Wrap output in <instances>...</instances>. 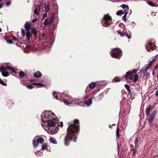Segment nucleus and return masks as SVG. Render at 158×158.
<instances>
[{"instance_id":"nucleus-1","label":"nucleus","mask_w":158,"mask_h":158,"mask_svg":"<svg viewBox=\"0 0 158 158\" xmlns=\"http://www.w3.org/2000/svg\"><path fill=\"white\" fill-rule=\"evenodd\" d=\"M56 115L49 110H45L41 116L42 127L49 134H56L58 131L57 127L56 126Z\"/></svg>"},{"instance_id":"nucleus-2","label":"nucleus","mask_w":158,"mask_h":158,"mask_svg":"<svg viewBox=\"0 0 158 158\" xmlns=\"http://www.w3.org/2000/svg\"><path fill=\"white\" fill-rule=\"evenodd\" d=\"M68 124L69 126L64 141V144L66 146L69 145L71 142L77 141L76 134L78 132L80 127L79 121L77 119L68 123Z\"/></svg>"},{"instance_id":"nucleus-3","label":"nucleus","mask_w":158,"mask_h":158,"mask_svg":"<svg viewBox=\"0 0 158 158\" xmlns=\"http://www.w3.org/2000/svg\"><path fill=\"white\" fill-rule=\"evenodd\" d=\"M112 23V18L108 15H105L101 21V24L102 26L107 27Z\"/></svg>"},{"instance_id":"nucleus-4","label":"nucleus","mask_w":158,"mask_h":158,"mask_svg":"<svg viewBox=\"0 0 158 158\" xmlns=\"http://www.w3.org/2000/svg\"><path fill=\"white\" fill-rule=\"evenodd\" d=\"M112 57L117 59H119L122 55V52L119 48H114L110 52Z\"/></svg>"},{"instance_id":"nucleus-5","label":"nucleus","mask_w":158,"mask_h":158,"mask_svg":"<svg viewBox=\"0 0 158 158\" xmlns=\"http://www.w3.org/2000/svg\"><path fill=\"white\" fill-rule=\"evenodd\" d=\"M44 140L43 138L39 137L38 136L35 137L32 141L34 147L36 148L39 143H42L44 142Z\"/></svg>"},{"instance_id":"nucleus-6","label":"nucleus","mask_w":158,"mask_h":158,"mask_svg":"<svg viewBox=\"0 0 158 158\" xmlns=\"http://www.w3.org/2000/svg\"><path fill=\"white\" fill-rule=\"evenodd\" d=\"M117 32L121 36H127L128 39H130L131 38V36L130 35H128L127 33V29L125 27L123 28V31H122L121 30H118L117 31Z\"/></svg>"},{"instance_id":"nucleus-7","label":"nucleus","mask_w":158,"mask_h":158,"mask_svg":"<svg viewBox=\"0 0 158 158\" xmlns=\"http://www.w3.org/2000/svg\"><path fill=\"white\" fill-rule=\"evenodd\" d=\"M145 48L147 51L151 52L154 50V49H156L157 47L155 45L154 43H148L147 44L145 45Z\"/></svg>"},{"instance_id":"nucleus-8","label":"nucleus","mask_w":158,"mask_h":158,"mask_svg":"<svg viewBox=\"0 0 158 158\" xmlns=\"http://www.w3.org/2000/svg\"><path fill=\"white\" fill-rule=\"evenodd\" d=\"M104 81H100L96 82H92L89 84V88L91 89H93L97 85H100L104 83Z\"/></svg>"},{"instance_id":"nucleus-9","label":"nucleus","mask_w":158,"mask_h":158,"mask_svg":"<svg viewBox=\"0 0 158 158\" xmlns=\"http://www.w3.org/2000/svg\"><path fill=\"white\" fill-rule=\"evenodd\" d=\"M137 71V69H133L131 71H129L126 73V75L125 76V78L126 79H128L129 76H130L133 73H136Z\"/></svg>"},{"instance_id":"nucleus-10","label":"nucleus","mask_w":158,"mask_h":158,"mask_svg":"<svg viewBox=\"0 0 158 158\" xmlns=\"http://www.w3.org/2000/svg\"><path fill=\"white\" fill-rule=\"evenodd\" d=\"M156 114V110H154L151 114L150 118L148 120V121L150 123H151L152 121L154 118V117Z\"/></svg>"},{"instance_id":"nucleus-11","label":"nucleus","mask_w":158,"mask_h":158,"mask_svg":"<svg viewBox=\"0 0 158 158\" xmlns=\"http://www.w3.org/2000/svg\"><path fill=\"white\" fill-rule=\"evenodd\" d=\"M34 76L35 77L39 78L41 76L42 74L40 71H37L34 74Z\"/></svg>"},{"instance_id":"nucleus-12","label":"nucleus","mask_w":158,"mask_h":158,"mask_svg":"<svg viewBox=\"0 0 158 158\" xmlns=\"http://www.w3.org/2000/svg\"><path fill=\"white\" fill-rule=\"evenodd\" d=\"M31 25L30 23L28 22H26L25 24V28L26 29L27 31H29L30 29Z\"/></svg>"},{"instance_id":"nucleus-13","label":"nucleus","mask_w":158,"mask_h":158,"mask_svg":"<svg viewBox=\"0 0 158 158\" xmlns=\"http://www.w3.org/2000/svg\"><path fill=\"white\" fill-rule=\"evenodd\" d=\"M6 69L9 70H11L14 73H16V72L14 70V69L11 67L10 64L9 63H7L6 65Z\"/></svg>"},{"instance_id":"nucleus-14","label":"nucleus","mask_w":158,"mask_h":158,"mask_svg":"<svg viewBox=\"0 0 158 158\" xmlns=\"http://www.w3.org/2000/svg\"><path fill=\"white\" fill-rule=\"evenodd\" d=\"M147 70L145 69L144 70H141L140 71V72H143V75L144 76H146V77H148L149 76L150 73H148L147 71Z\"/></svg>"},{"instance_id":"nucleus-15","label":"nucleus","mask_w":158,"mask_h":158,"mask_svg":"<svg viewBox=\"0 0 158 158\" xmlns=\"http://www.w3.org/2000/svg\"><path fill=\"white\" fill-rule=\"evenodd\" d=\"M92 98H89L86 101L85 103L86 105L87 106H89L92 103Z\"/></svg>"},{"instance_id":"nucleus-16","label":"nucleus","mask_w":158,"mask_h":158,"mask_svg":"<svg viewBox=\"0 0 158 158\" xmlns=\"http://www.w3.org/2000/svg\"><path fill=\"white\" fill-rule=\"evenodd\" d=\"M120 7L123 8L125 12H126V11H127L128 10L129 7L127 5L123 4L121 5Z\"/></svg>"},{"instance_id":"nucleus-17","label":"nucleus","mask_w":158,"mask_h":158,"mask_svg":"<svg viewBox=\"0 0 158 158\" xmlns=\"http://www.w3.org/2000/svg\"><path fill=\"white\" fill-rule=\"evenodd\" d=\"M49 141L52 143L56 144H57V142L56 140L54 138L51 137L49 139Z\"/></svg>"},{"instance_id":"nucleus-18","label":"nucleus","mask_w":158,"mask_h":158,"mask_svg":"<svg viewBox=\"0 0 158 158\" xmlns=\"http://www.w3.org/2000/svg\"><path fill=\"white\" fill-rule=\"evenodd\" d=\"M153 62L154 60H152L150 61L148 65L146 67L145 69L148 70L150 69L152 65L153 64Z\"/></svg>"},{"instance_id":"nucleus-19","label":"nucleus","mask_w":158,"mask_h":158,"mask_svg":"<svg viewBox=\"0 0 158 158\" xmlns=\"http://www.w3.org/2000/svg\"><path fill=\"white\" fill-rule=\"evenodd\" d=\"M152 109L150 107V106L149 105V107L147 108L146 111V114L147 116H148L150 112L152 110Z\"/></svg>"},{"instance_id":"nucleus-20","label":"nucleus","mask_w":158,"mask_h":158,"mask_svg":"<svg viewBox=\"0 0 158 158\" xmlns=\"http://www.w3.org/2000/svg\"><path fill=\"white\" fill-rule=\"evenodd\" d=\"M31 36V33L29 31H27L26 36L28 40H29L30 37Z\"/></svg>"},{"instance_id":"nucleus-21","label":"nucleus","mask_w":158,"mask_h":158,"mask_svg":"<svg viewBox=\"0 0 158 158\" xmlns=\"http://www.w3.org/2000/svg\"><path fill=\"white\" fill-rule=\"evenodd\" d=\"M31 84H33L35 85H37L40 87H43L45 86L44 85L41 83H32Z\"/></svg>"},{"instance_id":"nucleus-22","label":"nucleus","mask_w":158,"mask_h":158,"mask_svg":"<svg viewBox=\"0 0 158 158\" xmlns=\"http://www.w3.org/2000/svg\"><path fill=\"white\" fill-rule=\"evenodd\" d=\"M63 101L65 105L68 106H70V103L68 101V100L65 98H64L63 99Z\"/></svg>"},{"instance_id":"nucleus-23","label":"nucleus","mask_w":158,"mask_h":158,"mask_svg":"<svg viewBox=\"0 0 158 158\" xmlns=\"http://www.w3.org/2000/svg\"><path fill=\"white\" fill-rule=\"evenodd\" d=\"M77 104H78L80 106H82V107H85L86 106V104H85V102H79L77 103Z\"/></svg>"},{"instance_id":"nucleus-24","label":"nucleus","mask_w":158,"mask_h":158,"mask_svg":"<svg viewBox=\"0 0 158 158\" xmlns=\"http://www.w3.org/2000/svg\"><path fill=\"white\" fill-rule=\"evenodd\" d=\"M6 69H7L5 67L2 66L0 67V71L1 73L6 72Z\"/></svg>"},{"instance_id":"nucleus-25","label":"nucleus","mask_w":158,"mask_h":158,"mask_svg":"<svg viewBox=\"0 0 158 158\" xmlns=\"http://www.w3.org/2000/svg\"><path fill=\"white\" fill-rule=\"evenodd\" d=\"M25 73L21 71L19 72V76L21 78L25 76Z\"/></svg>"},{"instance_id":"nucleus-26","label":"nucleus","mask_w":158,"mask_h":158,"mask_svg":"<svg viewBox=\"0 0 158 158\" xmlns=\"http://www.w3.org/2000/svg\"><path fill=\"white\" fill-rule=\"evenodd\" d=\"M138 77L139 76L137 74L135 75L134 76V78L133 80V81L134 82H135L138 79Z\"/></svg>"},{"instance_id":"nucleus-27","label":"nucleus","mask_w":158,"mask_h":158,"mask_svg":"<svg viewBox=\"0 0 158 158\" xmlns=\"http://www.w3.org/2000/svg\"><path fill=\"white\" fill-rule=\"evenodd\" d=\"M45 11L46 12H48L49 10V5L48 4L45 7Z\"/></svg>"},{"instance_id":"nucleus-28","label":"nucleus","mask_w":158,"mask_h":158,"mask_svg":"<svg viewBox=\"0 0 158 158\" xmlns=\"http://www.w3.org/2000/svg\"><path fill=\"white\" fill-rule=\"evenodd\" d=\"M31 32L34 35H37V31L35 28L32 29Z\"/></svg>"},{"instance_id":"nucleus-29","label":"nucleus","mask_w":158,"mask_h":158,"mask_svg":"<svg viewBox=\"0 0 158 158\" xmlns=\"http://www.w3.org/2000/svg\"><path fill=\"white\" fill-rule=\"evenodd\" d=\"M1 73L2 75L4 77H7L9 75L8 73L7 72H6V71Z\"/></svg>"},{"instance_id":"nucleus-30","label":"nucleus","mask_w":158,"mask_h":158,"mask_svg":"<svg viewBox=\"0 0 158 158\" xmlns=\"http://www.w3.org/2000/svg\"><path fill=\"white\" fill-rule=\"evenodd\" d=\"M42 154V153L40 152V150L39 151H36L35 152V155L38 156H41Z\"/></svg>"},{"instance_id":"nucleus-31","label":"nucleus","mask_w":158,"mask_h":158,"mask_svg":"<svg viewBox=\"0 0 158 158\" xmlns=\"http://www.w3.org/2000/svg\"><path fill=\"white\" fill-rule=\"evenodd\" d=\"M47 145L46 143H44L43 144L42 146V150H44L47 147Z\"/></svg>"},{"instance_id":"nucleus-32","label":"nucleus","mask_w":158,"mask_h":158,"mask_svg":"<svg viewBox=\"0 0 158 158\" xmlns=\"http://www.w3.org/2000/svg\"><path fill=\"white\" fill-rule=\"evenodd\" d=\"M128 13V11H126V12H125V14L123 16V20L125 22H126V17Z\"/></svg>"},{"instance_id":"nucleus-33","label":"nucleus","mask_w":158,"mask_h":158,"mask_svg":"<svg viewBox=\"0 0 158 158\" xmlns=\"http://www.w3.org/2000/svg\"><path fill=\"white\" fill-rule=\"evenodd\" d=\"M123 14L124 12L121 10H119L116 13V14L117 15H121L122 14Z\"/></svg>"},{"instance_id":"nucleus-34","label":"nucleus","mask_w":158,"mask_h":158,"mask_svg":"<svg viewBox=\"0 0 158 158\" xmlns=\"http://www.w3.org/2000/svg\"><path fill=\"white\" fill-rule=\"evenodd\" d=\"M0 84L4 86H6L7 84L0 78Z\"/></svg>"},{"instance_id":"nucleus-35","label":"nucleus","mask_w":158,"mask_h":158,"mask_svg":"<svg viewBox=\"0 0 158 158\" xmlns=\"http://www.w3.org/2000/svg\"><path fill=\"white\" fill-rule=\"evenodd\" d=\"M125 87L127 89V91L129 92L130 90L129 86L128 85H125Z\"/></svg>"},{"instance_id":"nucleus-36","label":"nucleus","mask_w":158,"mask_h":158,"mask_svg":"<svg viewBox=\"0 0 158 158\" xmlns=\"http://www.w3.org/2000/svg\"><path fill=\"white\" fill-rule=\"evenodd\" d=\"M49 23V20L47 19H46L45 20V21L44 22V25H46L47 24H48Z\"/></svg>"},{"instance_id":"nucleus-37","label":"nucleus","mask_w":158,"mask_h":158,"mask_svg":"<svg viewBox=\"0 0 158 158\" xmlns=\"http://www.w3.org/2000/svg\"><path fill=\"white\" fill-rule=\"evenodd\" d=\"M119 128H117L116 129V134H117V136L118 138H119Z\"/></svg>"},{"instance_id":"nucleus-38","label":"nucleus","mask_w":158,"mask_h":158,"mask_svg":"<svg viewBox=\"0 0 158 158\" xmlns=\"http://www.w3.org/2000/svg\"><path fill=\"white\" fill-rule=\"evenodd\" d=\"M22 34L23 37H24L25 36V31L23 29H22L21 30Z\"/></svg>"},{"instance_id":"nucleus-39","label":"nucleus","mask_w":158,"mask_h":158,"mask_svg":"<svg viewBox=\"0 0 158 158\" xmlns=\"http://www.w3.org/2000/svg\"><path fill=\"white\" fill-rule=\"evenodd\" d=\"M147 3L150 6H154V3H153L151 1H148L147 2Z\"/></svg>"},{"instance_id":"nucleus-40","label":"nucleus","mask_w":158,"mask_h":158,"mask_svg":"<svg viewBox=\"0 0 158 158\" xmlns=\"http://www.w3.org/2000/svg\"><path fill=\"white\" fill-rule=\"evenodd\" d=\"M53 94L56 98L57 99H58V96L56 95V92L54 91L53 93Z\"/></svg>"},{"instance_id":"nucleus-41","label":"nucleus","mask_w":158,"mask_h":158,"mask_svg":"<svg viewBox=\"0 0 158 158\" xmlns=\"http://www.w3.org/2000/svg\"><path fill=\"white\" fill-rule=\"evenodd\" d=\"M138 139L137 138L135 140L134 142L135 144V148H138V147H137V143H138Z\"/></svg>"},{"instance_id":"nucleus-42","label":"nucleus","mask_w":158,"mask_h":158,"mask_svg":"<svg viewBox=\"0 0 158 158\" xmlns=\"http://www.w3.org/2000/svg\"><path fill=\"white\" fill-rule=\"evenodd\" d=\"M34 13L37 15H39V12L37 9H36L34 10Z\"/></svg>"},{"instance_id":"nucleus-43","label":"nucleus","mask_w":158,"mask_h":158,"mask_svg":"<svg viewBox=\"0 0 158 158\" xmlns=\"http://www.w3.org/2000/svg\"><path fill=\"white\" fill-rule=\"evenodd\" d=\"M32 84H31V85H27V87L29 89H31L33 88V87L31 85Z\"/></svg>"},{"instance_id":"nucleus-44","label":"nucleus","mask_w":158,"mask_h":158,"mask_svg":"<svg viewBox=\"0 0 158 158\" xmlns=\"http://www.w3.org/2000/svg\"><path fill=\"white\" fill-rule=\"evenodd\" d=\"M10 2L9 1H7L6 3V5L7 6H9L10 4Z\"/></svg>"},{"instance_id":"nucleus-45","label":"nucleus","mask_w":158,"mask_h":158,"mask_svg":"<svg viewBox=\"0 0 158 158\" xmlns=\"http://www.w3.org/2000/svg\"><path fill=\"white\" fill-rule=\"evenodd\" d=\"M120 81V80L119 78H118V79L116 80L115 79H114L113 80V82H119Z\"/></svg>"},{"instance_id":"nucleus-46","label":"nucleus","mask_w":158,"mask_h":158,"mask_svg":"<svg viewBox=\"0 0 158 158\" xmlns=\"http://www.w3.org/2000/svg\"><path fill=\"white\" fill-rule=\"evenodd\" d=\"M6 41L8 43L10 44H13V42H12V40H7Z\"/></svg>"},{"instance_id":"nucleus-47","label":"nucleus","mask_w":158,"mask_h":158,"mask_svg":"<svg viewBox=\"0 0 158 158\" xmlns=\"http://www.w3.org/2000/svg\"><path fill=\"white\" fill-rule=\"evenodd\" d=\"M37 20V19L36 18V19H33V20H32V21L33 23H35V22Z\"/></svg>"},{"instance_id":"nucleus-48","label":"nucleus","mask_w":158,"mask_h":158,"mask_svg":"<svg viewBox=\"0 0 158 158\" xmlns=\"http://www.w3.org/2000/svg\"><path fill=\"white\" fill-rule=\"evenodd\" d=\"M13 40L14 41L16 40H17L16 37L15 36L13 37Z\"/></svg>"},{"instance_id":"nucleus-49","label":"nucleus","mask_w":158,"mask_h":158,"mask_svg":"<svg viewBox=\"0 0 158 158\" xmlns=\"http://www.w3.org/2000/svg\"><path fill=\"white\" fill-rule=\"evenodd\" d=\"M47 13L46 12L45 13L44 15H43V18H44L45 17H46V16H47Z\"/></svg>"},{"instance_id":"nucleus-50","label":"nucleus","mask_w":158,"mask_h":158,"mask_svg":"<svg viewBox=\"0 0 158 158\" xmlns=\"http://www.w3.org/2000/svg\"><path fill=\"white\" fill-rule=\"evenodd\" d=\"M52 43H50L49 45H47V46L48 47L50 48L52 46Z\"/></svg>"},{"instance_id":"nucleus-51","label":"nucleus","mask_w":158,"mask_h":158,"mask_svg":"<svg viewBox=\"0 0 158 158\" xmlns=\"http://www.w3.org/2000/svg\"><path fill=\"white\" fill-rule=\"evenodd\" d=\"M156 96H158V90H157L156 92Z\"/></svg>"},{"instance_id":"nucleus-52","label":"nucleus","mask_w":158,"mask_h":158,"mask_svg":"<svg viewBox=\"0 0 158 158\" xmlns=\"http://www.w3.org/2000/svg\"><path fill=\"white\" fill-rule=\"evenodd\" d=\"M60 126L61 127H62L63 126V123L62 122H60Z\"/></svg>"},{"instance_id":"nucleus-53","label":"nucleus","mask_w":158,"mask_h":158,"mask_svg":"<svg viewBox=\"0 0 158 158\" xmlns=\"http://www.w3.org/2000/svg\"><path fill=\"white\" fill-rule=\"evenodd\" d=\"M131 23L133 24V25H134V26H135L136 25V23L135 22H133L132 23Z\"/></svg>"},{"instance_id":"nucleus-54","label":"nucleus","mask_w":158,"mask_h":158,"mask_svg":"<svg viewBox=\"0 0 158 158\" xmlns=\"http://www.w3.org/2000/svg\"><path fill=\"white\" fill-rule=\"evenodd\" d=\"M108 89H107L105 90V93H107L108 92Z\"/></svg>"},{"instance_id":"nucleus-55","label":"nucleus","mask_w":158,"mask_h":158,"mask_svg":"<svg viewBox=\"0 0 158 158\" xmlns=\"http://www.w3.org/2000/svg\"><path fill=\"white\" fill-rule=\"evenodd\" d=\"M67 94V91H66V92H63V94Z\"/></svg>"},{"instance_id":"nucleus-56","label":"nucleus","mask_w":158,"mask_h":158,"mask_svg":"<svg viewBox=\"0 0 158 158\" xmlns=\"http://www.w3.org/2000/svg\"><path fill=\"white\" fill-rule=\"evenodd\" d=\"M136 152V148H135L133 150V152Z\"/></svg>"},{"instance_id":"nucleus-57","label":"nucleus","mask_w":158,"mask_h":158,"mask_svg":"<svg viewBox=\"0 0 158 158\" xmlns=\"http://www.w3.org/2000/svg\"><path fill=\"white\" fill-rule=\"evenodd\" d=\"M2 5L0 3V9L2 7Z\"/></svg>"},{"instance_id":"nucleus-58","label":"nucleus","mask_w":158,"mask_h":158,"mask_svg":"<svg viewBox=\"0 0 158 158\" xmlns=\"http://www.w3.org/2000/svg\"><path fill=\"white\" fill-rule=\"evenodd\" d=\"M154 72L153 71H152V74L153 75H154Z\"/></svg>"},{"instance_id":"nucleus-59","label":"nucleus","mask_w":158,"mask_h":158,"mask_svg":"<svg viewBox=\"0 0 158 158\" xmlns=\"http://www.w3.org/2000/svg\"><path fill=\"white\" fill-rule=\"evenodd\" d=\"M158 65H157L156 66H155V69H156L157 68V66Z\"/></svg>"},{"instance_id":"nucleus-60","label":"nucleus","mask_w":158,"mask_h":158,"mask_svg":"<svg viewBox=\"0 0 158 158\" xmlns=\"http://www.w3.org/2000/svg\"><path fill=\"white\" fill-rule=\"evenodd\" d=\"M42 37H45V35H44V34H43V35H42Z\"/></svg>"},{"instance_id":"nucleus-61","label":"nucleus","mask_w":158,"mask_h":158,"mask_svg":"<svg viewBox=\"0 0 158 158\" xmlns=\"http://www.w3.org/2000/svg\"><path fill=\"white\" fill-rule=\"evenodd\" d=\"M130 79L131 80H132V77H131L130 78Z\"/></svg>"},{"instance_id":"nucleus-62","label":"nucleus","mask_w":158,"mask_h":158,"mask_svg":"<svg viewBox=\"0 0 158 158\" xmlns=\"http://www.w3.org/2000/svg\"><path fill=\"white\" fill-rule=\"evenodd\" d=\"M157 78L158 81V74H157Z\"/></svg>"},{"instance_id":"nucleus-63","label":"nucleus","mask_w":158,"mask_h":158,"mask_svg":"<svg viewBox=\"0 0 158 158\" xmlns=\"http://www.w3.org/2000/svg\"><path fill=\"white\" fill-rule=\"evenodd\" d=\"M88 89H86V90H85L86 92H87V91H88Z\"/></svg>"},{"instance_id":"nucleus-64","label":"nucleus","mask_w":158,"mask_h":158,"mask_svg":"<svg viewBox=\"0 0 158 158\" xmlns=\"http://www.w3.org/2000/svg\"><path fill=\"white\" fill-rule=\"evenodd\" d=\"M2 31V29L0 28V32Z\"/></svg>"}]
</instances>
